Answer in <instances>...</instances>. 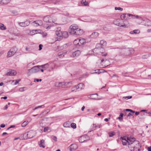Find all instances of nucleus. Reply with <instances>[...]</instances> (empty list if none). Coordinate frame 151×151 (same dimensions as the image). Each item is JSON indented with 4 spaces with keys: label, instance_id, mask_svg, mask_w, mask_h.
Here are the masks:
<instances>
[{
    "label": "nucleus",
    "instance_id": "obj_16",
    "mask_svg": "<svg viewBox=\"0 0 151 151\" xmlns=\"http://www.w3.org/2000/svg\"><path fill=\"white\" fill-rule=\"evenodd\" d=\"M70 84L71 85L72 84V83L71 82H68L67 83H65L64 82H59V87H61V88H64L65 87V85H67V84Z\"/></svg>",
    "mask_w": 151,
    "mask_h": 151
},
{
    "label": "nucleus",
    "instance_id": "obj_35",
    "mask_svg": "<svg viewBox=\"0 0 151 151\" xmlns=\"http://www.w3.org/2000/svg\"><path fill=\"white\" fill-rule=\"evenodd\" d=\"M0 29L1 30H5L6 29V27L2 24H0Z\"/></svg>",
    "mask_w": 151,
    "mask_h": 151
},
{
    "label": "nucleus",
    "instance_id": "obj_23",
    "mask_svg": "<svg viewBox=\"0 0 151 151\" xmlns=\"http://www.w3.org/2000/svg\"><path fill=\"white\" fill-rule=\"evenodd\" d=\"M79 46H81L82 45L84 44L86 42V40L84 38H81L79 39Z\"/></svg>",
    "mask_w": 151,
    "mask_h": 151
},
{
    "label": "nucleus",
    "instance_id": "obj_13",
    "mask_svg": "<svg viewBox=\"0 0 151 151\" xmlns=\"http://www.w3.org/2000/svg\"><path fill=\"white\" fill-rule=\"evenodd\" d=\"M70 151L75 150L78 148V146L76 144H72L69 147Z\"/></svg>",
    "mask_w": 151,
    "mask_h": 151
},
{
    "label": "nucleus",
    "instance_id": "obj_49",
    "mask_svg": "<svg viewBox=\"0 0 151 151\" xmlns=\"http://www.w3.org/2000/svg\"><path fill=\"white\" fill-rule=\"evenodd\" d=\"M132 32H134V33L136 34L139 32V30H134Z\"/></svg>",
    "mask_w": 151,
    "mask_h": 151
},
{
    "label": "nucleus",
    "instance_id": "obj_45",
    "mask_svg": "<svg viewBox=\"0 0 151 151\" xmlns=\"http://www.w3.org/2000/svg\"><path fill=\"white\" fill-rule=\"evenodd\" d=\"M44 105H42L40 106H39L37 107H35L34 109H33L34 110H35L39 108H44Z\"/></svg>",
    "mask_w": 151,
    "mask_h": 151
},
{
    "label": "nucleus",
    "instance_id": "obj_55",
    "mask_svg": "<svg viewBox=\"0 0 151 151\" xmlns=\"http://www.w3.org/2000/svg\"><path fill=\"white\" fill-rule=\"evenodd\" d=\"M63 125L64 127H68L67 122L64 123Z\"/></svg>",
    "mask_w": 151,
    "mask_h": 151
},
{
    "label": "nucleus",
    "instance_id": "obj_27",
    "mask_svg": "<svg viewBox=\"0 0 151 151\" xmlns=\"http://www.w3.org/2000/svg\"><path fill=\"white\" fill-rule=\"evenodd\" d=\"M62 32L60 31V30H56L55 32V34L56 35L60 37H61L62 35Z\"/></svg>",
    "mask_w": 151,
    "mask_h": 151
},
{
    "label": "nucleus",
    "instance_id": "obj_36",
    "mask_svg": "<svg viewBox=\"0 0 151 151\" xmlns=\"http://www.w3.org/2000/svg\"><path fill=\"white\" fill-rule=\"evenodd\" d=\"M108 134L110 137H112L115 134V133L114 132H109Z\"/></svg>",
    "mask_w": 151,
    "mask_h": 151
},
{
    "label": "nucleus",
    "instance_id": "obj_64",
    "mask_svg": "<svg viewBox=\"0 0 151 151\" xmlns=\"http://www.w3.org/2000/svg\"><path fill=\"white\" fill-rule=\"evenodd\" d=\"M147 114H148V115L149 116H151V113L150 112H147Z\"/></svg>",
    "mask_w": 151,
    "mask_h": 151
},
{
    "label": "nucleus",
    "instance_id": "obj_32",
    "mask_svg": "<svg viewBox=\"0 0 151 151\" xmlns=\"http://www.w3.org/2000/svg\"><path fill=\"white\" fill-rule=\"evenodd\" d=\"M78 89L77 85H76L71 88V91L72 92H76L77 90L78 91Z\"/></svg>",
    "mask_w": 151,
    "mask_h": 151
},
{
    "label": "nucleus",
    "instance_id": "obj_15",
    "mask_svg": "<svg viewBox=\"0 0 151 151\" xmlns=\"http://www.w3.org/2000/svg\"><path fill=\"white\" fill-rule=\"evenodd\" d=\"M42 31L41 30H33L31 32L32 35H34L37 33H42Z\"/></svg>",
    "mask_w": 151,
    "mask_h": 151
},
{
    "label": "nucleus",
    "instance_id": "obj_42",
    "mask_svg": "<svg viewBox=\"0 0 151 151\" xmlns=\"http://www.w3.org/2000/svg\"><path fill=\"white\" fill-rule=\"evenodd\" d=\"M129 52L130 54L133 53L134 52V50L132 48H129Z\"/></svg>",
    "mask_w": 151,
    "mask_h": 151
},
{
    "label": "nucleus",
    "instance_id": "obj_6",
    "mask_svg": "<svg viewBox=\"0 0 151 151\" xmlns=\"http://www.w3.org/2000/svg\"><path fill=\"white\" fill-rule=\"evenodd\" d=\"M88 136L86 135H83L81 136L79 138V141L80 142L83 143L87 141L88 139Z\"/></svg>",
    "mask_w": 151,
    "mask_h": 151
},
{
    "label": "nucleus",
    "instance_id": "obj_22",
    "mask_svg": "<svg viewBox=\"0 0 151 151\" xmlns=\"http://www.w3.org/2000/svg\"><path fill=\"white\" fill-rule=\"evenodd\" d=\"M11 0H0V4H6L9 3Z\"/></svg>",
    "mask_w": 151,
    "mask_h": 151
},
{
    "label": "nucleus",
    "instance_id": "obj_48",
    "mask_svg": "<svg viewBox=\"0 0 151 151\" xmlns=\"http://www.w3.org/2000/svg\"><path fill=\"white\" fill-rule=\"evenodd\" d=\"M11 54H12V52H11V51L9 50L7 56H8L9 57H11L12 56L11 55Z\"/></svg>",
    "mask_w": 151,
    "mask_h": 151
},
{
    "label": "nucleus",
    "instance_id": "obj_7",
    "mask_svg": "<svg viewBox=\"0 0 151 151\" xmlns=\"http://www.w3.org/2000/svg\"><path fill=\"white\" fill-rule=\"evenodd\" d=\"M29 21L27 20L24 22H18V24L21 27H25L28 26L30 24Z\"/></svg>",
    "mask_w": 151,
    "mask_h": 151
},
{
    "label": "nucleus",
    "instance_id": "obj_24",
    "mask_svg": "<svg viewBox=\"0 0 151 151\" xmlns=\"http://www.w3.org/2000/svg\"><path fill=\"white\" fill-rule=\"evenodd\" d=\"M129 111L131 112H132L133 113H135V114L136 115H138L139 114V112L138 111L135 112V111H133L132 109H126L125 110V111Z\"/></svg>",
    "mask_w": 151,
    "mask_h": 151
},
{
    "label": "nucleus",
    "instance_id": "obj_33",
    "mask_svg": "<svg viewBox=\"0 0 151 151\" xmlns=\"http://www.w3.org/2000/svg\"><path fill=\"white\" fill-rule=\"evenodd\" d=\"M79 40L78 39L75 40L73 42V43L75 45H79Z\"/></svg>",
    "mask_w": 151,
    "mask_h": 151
},
{
    "label": "nucleus",
    "instance_id": "obj_8",
    "mask_svg": "<svg viewBox=\"0 0 151 151\" xmlns=\"http://www.w3.org/2000/svg\"><path fill=\"white\" fill-rule=\"evenodd\" d=\"M136 18L135 20L136 22L138 24H140L141 23L142 21H144V19L141 17L138 16V15L135 16V18Z\"/></svg>",
    "mask_w": 151,
    "mask_h": 151
},
{
    "label": "nucleus",
    "instance_id": "obj_14",
    "mask_svg": "<svg viewBox=\"0 0 151 151\" xmlns=\"http://www.w3.org/2000/svg\"><path fill=\"white\" fill-rule=\"evenodd\" d=\"M27 137L29 139L32 138L35 136L34 132L32 131H29L27 134Z\"/></svg>",
    "mask_w": 151,
    "mask_h": 151
},
{
    "label": "nucleus",
    "instance_id": "obj_56",
    "mask_svg": "<svg viewBox=\"0 0 151 151\" xmlns=\"http://www.w3.org/2000/svg\"><path fill=\"white\" fill-rule=\"evenodd\" d=\"M95 71L96 72H95V73H101V72L100 71V70H95Z\"/></svg>",
    "mask_w": 151,
    "mask_h": 151
},
{
    "label": "nucleus",
    "instance_id": "obj_37",
    "mask_svg": "<svg viewBox=\"0 0 151 151\" xmlns=\"http://www.w3.org/2000/svg\"><path fill=\"white\" fill-rule=\"evenodd\" d=\"M50 129L49 127H47L44 128V131L45 132H50Z\"/></svg>",
    "mask_w": 151,
    "mask_h": 151
},
{
    "label": "nucleus",
    "instance_id": "obj_53",
    "mask_svg": "<svg viewBox=\"0 0 151 151\" xmlns=\"http://www.w3.org/2000/svg\"><path fill=\"white\" fill-rule=\"evenodd\" d=\"M43 47V45L41 44H40L39 45V50H41L42 49V47Z\"/></svg>",
    "mask_w": 151,
    "mask_h": 151
},
{
    "label": "nucleus",
    "instance_id": "obj_2",
    "mask_svg": "<svg viewBox=\"0 0 151 151\" xmlns=\"http://www.w3.org/2000/svg\"><path fill=\"white\" fill-rule=\"evenodd\" d=\"M70 32L72 35H81L84 33L83 29L78 28L76 24H73L70 27Z\"/></svg>",
    "mask_w": 151,
    "mask_h": 151
},
{
    "label": "nucleus",
    "instance_id": "obj_60",
    "mask_svg": "<svg viewBox=\"0 0 151 151\" xmlns=\"http://www.w3.org/2000/svg\"><path fill=\"white\" fill-rule=\"evenodd\" d=\"M19 81H20L19 80H16L15 83V84L16 85L18 83H19Z\"/></svg>",
    "mask_w": 151,
    "mask_h": 151
},
{
    "label": "nucleus",
    "instance_id": "obj_9",
    "mask_svg": "<svg viewBox=\"0 0 151 151\" xmlns=\"http://www.w3.org/2000/svg\"><path fill=\"white\" fill-rule=\"evenodd\" d=\"M129 26V22L126 20L124 21L123 22H122L121 23V26L124 28H127Z\"/></svg>",
    "mask_w": 151,
    "mask_h": 151
},
{
    "label": "nucleus",
    "instance_id": "obj_4",
    "mask_svg": "<svg viewBox=\"0 0 151 151\" xmlns=\"http://www.w3.org/2000/svg\"><path fill=\"white\" fill-rule=\"evenodd\" d=\"M132 137H128L125 136L123 137L122 138V144L124 145H126L127 143L129 145V141H130Z\"/></svg>",
    "mask_w": 151,
    "mask_h": 151
},
{
    "label": "nucleus",
    "instance_id": "obj_10",
    "mask_svg": "<svg viewBox=\"0 0 151 151\" xmlns=\"http://www.w3.org/2000/svg\"><path fill=\"white\" fill-rule=\"evenodd\" d=\"M122 21H121L119 19H116L113 21L114 24L118 26L121 27V23Z\"/></svg>",
    "mask_w": 151,
    "mask_h": 151
},
{
    "label": "nucleus",
    "instance_id": "obj_5",
    "mask_svg": "<svg viewBox=\"0 0 151 151\" xmlns=\"http://www.w3.org/2000/svg\"><path fill=\"white\" fill-rule=\"evenodd\" d=\"M43 20L46 22L51 23L54 22L53 17L51 16H47L44 17Z\"/></svg>",
    "mask_w": 151,
    "mask_h": 151
},
{
    "label": "nucleus",
    "instance_id": "obj_61",
    "mask_svg": "<svg viewBox=\"0 0 151 151\" xmlns=\"http://www.w3.org/2000/svg\"><path fill=\"white\" fill-rule=\"evenodd\" d=\"M24 88H21L19 89V90L20 91H23L24 90Z\"/></svg>",
    "mask_w": 151,
    "mask_h": 151
},
{
    "label": "nucleus",
    "instance_id": "obj_51",
    "mask_svg": "<svg viewBox=\"0 0 151 151\" xmlns=\"http://www.w3.org/2000/svg\"><path fill=\"white\" fill-rule=\"evenodd\" d=\"M59 82H56L55 83V86L58 87H59Z\"/></svg>",
    "mask_w": 151,
    "mask_h": 151
},
{
    "label": "nucleus",
    "instance_id": "obj_20",
    "mask_svg": "<svg viewBox=\"0 0 151 151\" xmlns=\"http://www.w3.org/2000/svg\"><path fill=\"white\" fill-rule=\"evenodd\" d=\"M17 50V48L15 47H13L10 50V51H11V52H12V54H11V55H14L16 52Z\"/></svg>",
    "mask_w": 151,
    "mask_h": 151
},
{
    "label": "nucleus",
    "instance_id": "obj_41",
    "mask_svg": "<svg viewBox=\"0 0 151 151\" xmlns=\"http://www.w3.org/2000/svg\"><path fill=\"white\" fill-rule=\"evenodd\" d=\"M121 18L122 20H123L125 19L126 17V14H123L121 16Z\"/></svg>",
    "mask_w": 151,
    "mask_h": 151
},
{
    "label": "nucleus",
    "instance_id": "obj_54",
    "mask_svg": "<svg viewBox=\"0 0 151 151\" xmlns=\"http://www.w3.org/2000/svg\"><path fill=\"white\" fill-rule=\"evenodd\" d=\"M97 95V94H91V98L92 99H96L95 98H93V96L95 95Z\"/></svg>",
    "mask_w": 151,
    "mask_h": 151
},
{
    "label": "nucleus",
    "instance_id": "obj_63",
    "mask_svg": "<svg viewBox=\"0 0 151 151\" xmlns=\"http://www.w3.org/2000/svg\"><path fill=\"white\" fill-rule=\"evenodd\" d=\"M132 114L131 113H129L128 114L127 116L128 117H130L131 116H132Z\"/></svg>",
    "mask_w": 151,
    "mask_h": 151
},
{
    "label": "nucleus",
    "instance_id": "obj_31",
    "mask_svg": "<svg viewBox=\"0 0 151 151\" xmlns=\"http://www.w3.org/2000/svg\"><path fill=\"white\" fill-rule=\"evenodd\" d=\"M124 55L126 56H128L130 55L129 48L126 49L124 51Z\"/></svg>",
    "mask_w": 151,
    "mask_h": 151
},
{
    "label": "nucleus",
    "instance_id": "obj_21",
    "mask_svg": "<svg viewBox=\"0 0 151 151\" xmlns=\"http://www.w3.org/2000/svg\"><path fill=\"white\" fill-rule=\"evenodd\" d=\"M38 144L39 146L40 147L42 148H45V141L43 139L40 142L38 143Z\"/></svg>",
    "mask_w": 151,
    "mask_h": 151
},
{
    "label": "nucleus",
    "instance_id": "obj_38",
    "mask_svg": "<svg viewBox=\"0 0 151 151\" xmlns=\"http://www.w3.org/2000/svg\"><path fill=\"white\" fill-rule=\"evenodd\" d=\"M11 13L13 15H17L18 14L17 12L14 10H12L11 11Z\"/></svg>",
    "mask_w": 151,
    "mask_h": 151
},
{
    "label": "nucleus",
    "instance_id": "obj_46",
    "mask_svg": "<svg viewBox=\"0 0 151 151\" xmlns=\"http://www.w3.org/2000/svg\"><path fill=\"white\" fill-rule=\"evenodd\" d=\"M132 98V96H126V97H123V99H131Z\"/></svg>",
    "mask_w": 151,
    "mask_h": 151
},
{
    "label": "nucleus",
    "instance_id": "obj_59",
    "mask_svg": "<svg viewBox=\"0 0 151 151\" xmlns=\"http://www.w3.org/2000/svg\"><path fill=\"white\" fill-rule=\"evenodd\" d=\"M0 127L2 128H4L5 127V125L4 124H1Z\"/></svg>",
    "mask_w": 151,
    "mask_h": 151
},
{
    "label": "nucleus",
    "instance_id": "obj_57",
    "mask_svg": "<svg viewBox=\"0 0 151 151\" xmlns=\"http://www.w3.org/2000/svg\"><path fill=\"white\" fill-rule=\"evenodd\" d=\"M35 80H36V81L38 82L39 81H42L41 79H35Z\"/></svg>",
    "mask_w": 151,
    "mask_h": 151
},
{
    "label": "nucleus",
    "instance_id": "obj_39",
    "mask_svg": "<svg viewBox=\"0 0 151 151\" xmlns=\"http://www.w3.org/2000/svg\"><path fill=\"white\" fill-rule=\"evenodd\" d=\"M28 124V122L26 121L24 122L22 124V127H25Z\"/></svg>",
    "mask_w": 151,
    "mask_h": 151
},
{
    "label": "nucleus",
    "instance_id": "obj_44",
    "mask_svg": "<svg viewBox=\"0 0 151 151\" xmlns=\"http://www.w3.org/2000/svg\"><path fill=\"white\" fill-rule=\"evenodd\" d=\"M71 127L73 129H75L76 128V125L75 123H72L71 124Z\"/></svg>",
    "mask_w": 151,
    "mask_h": 151
},
{
    "label": "nucleus",
    "instance_id": "obj_28",
    "mask_svg": "<svg viewBox=\"0 0 151 151\" xmlns=\"http://www.w3.org/2000/svg\"><path fill=\"white\" fill-rule=\"evenodd\" d=\"M81 4L83 6H88V3L85 0H82L81 1Z\"/></svg>",
    "mask_w": 151,
    "mask_h": 151
},
{
    "label": "nucleus",
    "instance_id": "obj_11",
    "mask_svg": "<svg viewBox=\"0 0 151 151\" xmlns=\"http://www.w3.org/2000/svg\"><path fill=\"white\" fill-rule=\"evenodd\" d=\"M16 74L17 72L15 70H10L7 72L6 75L9 76H13L15 75Z\"/></svg>",
    "mask_w": 151,
    "mask_h": 151
},
{
    "label": "nucleus",
    "instance_id": "obj_17",
    "mask_svg": "<svg viewBox=\"0 0 151 151\" xmlns=\"http://www.w3.org/2000/svg\"><path fill=\"white\" fill-rule=\"evenodd\" d=\"M81 52L79 50H77L73 53L72 56L73 57H78L80 55Z\"/></svg>",
    "mask_w": 151,
    "mask_h": 151
},
{
    "label": "nucleus",
    "instance_id": "obj_30",
    "mask_svg": "<svg viewBox=\"0 0 151 151\" xmlns=\"http://www.w3.org/2000/svg\"><path fill=\"white\" fill-rule=\"evenodd\" d=\"M49 67V65L48 64H45L41 65H39V67L40 69V68H43L45 70L46 68H47Z\"/></svg>",
    "mask_w": 151,
    "mask_h": 151
},
{
    "label": "nucleus",
    "instance_id": "obj_25",
    "mask_svg": "<svg viewBox=\"0 0 151 151\" xmlns=\"http://www.w3.org/2000/svg\"><path fill=\"white\" fill-rule=\"evenodd\" d=\"M68 36V34L67 32L66 31L62 32L61 37L64 38H66Z\"/></svg>",
    "mask_w": 151,
    "mask_h": 151
},
{
    "label": "nucleus",
    "instance_id": "obj_50",
    "mask_svg": "<svg viewBox=\"0 0 151 151\" xmlns=\"http://www.w3.org/2000/svg\"><path fill=\"white\" fill-rule=\"evenodd\" d=\"M127 15L129 17H132L133 19L135 18V16H133V15L131 14H128Z\"/></svg>",
    "mask_w": 151,
    "mask_h": 151
},
{
    "label": "nucleus",
    "instance_id": "obj_19",
    "mask_svg": "<svg viewBox=\"0 0 151 151\" xmlns=\"http://www.w3.org/2000/svg\"><path fill=\"white\" fill-rule=\"evenodd\" d=\"M99 34L97 32H94L93 33L90 35V37L92 38H95L98 37L99 36Z\"/></svg>",
    "mask_w": 151,
    "mask_h": 151
},
{
    "label": "nucleus",
    "instance_id": "obj_18",
    "mask_svg": "<svg viewBox=\"0 0 151 151\" xmlns=\"http://www.w3.org/2000/svg\"><path fill=\"white\" fill-rule=\"evenodd\" d=\"M34 23H35L36 25L35 26H41L42 24V21L41 20H38L37 21H34Z\"/></svg>",
    "mask_w": 151,
    "mask_h": 151
},
{
    "label": "nucleus",
    "instance_id": "obj_34",
    "mask_svg": "<svg viewBox=\"0 0 151 151\" xmlns=\"http://www.w3.org/2000/svg\"><path fill=\"white\" fill-rule=\"evenodd\" d=\"M100 44L102 46H106V42L103 40H101L100 42Z\"/></svg>",
    "mask_w": 151,
    "mask_h": 151
},
{
    "label": "nucleus",
    "instance_id": "obj_40",
    "mask_svg": "<svg viewBox=\"0 0 151 151\" xmlns=\"http://www.w3.org/2000/svg\"><path fill=\"white\" fill-rule=\"evenodd\" d=\"M97 128V125L96 124H93V127L91 128V130L92 131L95 130Z\"/></svg>",
    "mask_w": 151,
    "mask_h": 151
},
{
    "label": "nucleus",
    "instance_id": "obj_58",
    "mask_svg": "<svg viewBox=\"0 0 151 151\" xmlns=\"http://www.w3.org/2000/svg\"><path fill=\"white\" fill-rule=\"evenodd\" d=\"M102 126L101 124L98 125H97V128H100L102 127Z\"/></svg>",
    "mask_w": 151,
    "mask_h": 151
},
{
    "label": "nucleus",
    "instance_id": "obj_12",
    "mask_svg": "<svg viewBox=\"0 0 151 151\" xmlns=\"http://www.w3.org/2000/svg\"><path fill=\"white\" fill-rule=\"evenodd\" d=\"M144 21L145 22V25L149 27L151 26V21L147 19H144Z\"/></svg>",
    "mask_w": 151,
    "mask_h": 151
},
{
    "label": "nucleus",
    "instance_id": "obj_43",
    "mask_svg": "<svg viewBox=\"0 0 151 151\" xmlns=\"http://www.w3.org/2000/svg\"><path fill=\"white\" fill-rule=\"evenodd\" d=\"M123 116V113H121L119 115V116L118 117V119L120 120H122V118H121Z\"/></svg>",
    "mask_w": 151,
    "mask_h": 151
},
{
    "label": "nucleus",
    "instance_id": "obj_26",
    "mask_svg": "<svg viewBox=\"0 0 151 151\" xmlns=\"http://www.w3.org/2000/svg\"><path fill=\"white\" fill-rule=\"evenodd\" d=\"M14 36H17L19 37H23L24 36V35L21 32L19 31V32L17 33H15L14 34Z\"/></svg>",
    "mask_w": 151,
    "mask_h": 151
},
{
    "label": "nucleus",
    "instance_id": "obj_52",
    "mask_svg": "<svg viewBox=\"0 0 151 151\" xmlns=\"http://www.w3.org/2000/svg\"><path fill=\"white\" fill-rule=\"evenodd\" d=\"M52 139L55 142L57 141V138L55 136H53Z\"/></svg>",
    "mask_w": 151,
    "mask_h": 151
},
{
    "label": "nucleus",
    "instance_id": "obj_62",
    "mask_svg": "<svg viewBox=\"0 0 151 151\" xmlns=\"http://www.w3.org/2000/svg\"><path fill=\"white\" fill-rule=\"evenodd\" d=\"M8 108V106L7 105H6L4 107V109L6 110V109Z\"/></svg>",
    "mask_w": 151,
    "mask_h": 151
},
{
    "label": "nucleus",
    "instance_id": "obj_1",
    "mask_svg": "<svg viewBox=\"0 0 151 151\" xmlns=\"http://www.w3.org/2000/svg\"><path fill=\"white\" fill-rule=\"evenodd\" d=\"M129 148L131 151H139L140 145L138 141L135 140L134 138H132L129 141Z\"/></svg>",
    "mask_w": 151,
    "mask_h": 151
},
{
    "label": "nucleus",
    "instance_id": "obj_47",
    "mask_svg": "<svg viewBox=\"0 0 151 151\" xmlns=\"http://www.w3.org/2000/svg\"><path fill=\"white\" fill-rule=\"evenodd\" d=\"M115 10H120L121 11H122L123 10V9L122 8H121L120 7H115Z\"/></svg>",
    "mask_w": 151,
    "mask_h": 151
},
{
    "label": "nucleus",
    "instance_id": "obj_29",
    "mask_svg": "<svg viewBox=\"0 0 151 151\" xmlns=\"http://www.w3.org/2000/svg\"><path fill=\"white\" fill-rule=\"evenodd\" d=\"M78 88V91L81 90L83 87H84V84L82 83H81L78 84L77 85Z\"/></svg>",
    "mask_w": 151,
    "mask_h": 151
},
{
    "label": "nucleus",
    "instance_id": "obj_3",
    "mask_svg": "<svg viewBox=\"0 0 151 151\" xmlns=\"http://www.w3.org/2000/svg\"><path fill=\"white\" fill-rule=\"evenodd\" d=\"M40 69L39 67V65L37 66H34L31 69L28 70V73L30 74L32 73H36L39 71Z\"/></svg>",
    "mask_w": 151,
    "mask_h": 151
}]
</instances>
